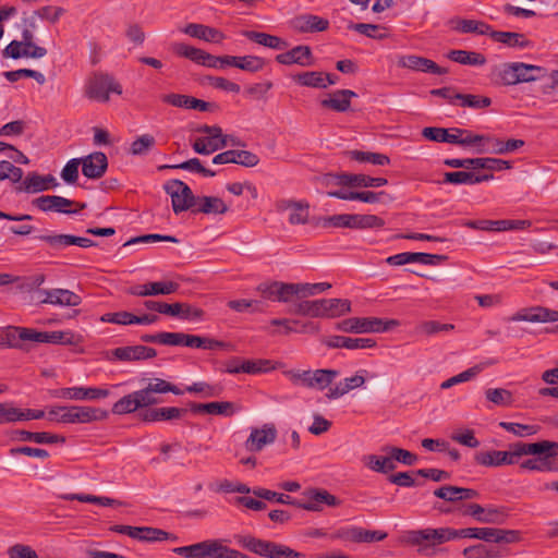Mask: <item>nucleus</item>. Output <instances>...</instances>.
Here are the masks:
<instances>
[{
  "label": "nucleus",
  "mask_w": 558,
  "mask_h": 558,
  "mask_svg": "<svg viewBox=\"0 0 558 558\" xmlns=\"http://www.w3.org/2000/svg\"><path fill=\"white\" fill-rule=\"evenodd\" d=\"M336 185L349 187H380L388 184L385 178H373L365 174L337 173L328 174Z\"/></svg>",
  "instance_id": "nucleus-12"
},
{
  "label": "nucleus",
  "mask_w": 558,
  "mask_h": 558,
  "mask_svg": "<svg viewBox=\"0 0 558 558\" xmlns=\"http://www.w3.org/2000/svg\"><path fill=\"white\" fill-rule=\"evenodd\" d=\"M277 429L275 424L266 423L262 428H252L248 438L245 441V448L251 452H258L267 445L275 442Z\"/></svg>",
  "instance_id": "nucleus-15"
},
{
  "label": "nucleus",
  "mask_w": 558,
  "mask_h": 558,
  "mask_svg": "<svg viewBox=\"0 0 558 558\" xmlns=\"http://www.w3.org/2000/svg\"><path fill=\"white\" fill-rule=\"evenodd\" d=\"M228 146L227 141H220L217 143L214 140H209L208 136L206 137H198L195 140V142L192 145V148L195 153L199 155H210L219 149H222Z\"/></svg>",
  "instance_id": "nucleus-55"
},
{
  "label": "nucleus",
  "mask_w": 558,
  "mask_h": 558,
  "mask_svg": "<svg viewBox=\"0 0 558 558\" xmlns=\"http://www.w3.org/2000/svg\"><path fill=\"white\" fill-rule=\"evenodd\" d=\"M521 446L532 447L535 450L526 451L523 456H533L520 463L521 470L551 472L555 470L551 459L558 457V442L550 440H541L536 442H523Z\"/></svg>",
  "instance_id": "nucleus-3"
},
{
  "label": "nucleus",
  "mask_w": 558,
  "mask_h": 558,
  "mask_svg": "<svg viewBox=\"0 0 558 558\" xmlns=\"http://www.w3.org/2000/svg\"><path fill=\"white\" fill-rule=\"evenodd\" d=\"M156 140L150 134H143L134 140L130 146V154L133 156H143L155 146Z\"/></svg>",
  "instance_id": "nucleus-61"
},
{
  "label": "nucleus",
  "mask_w": 558,
  "mask_h": 558,
  "mask_svg": "<svg viewBox=\"0 0 558 558\" xmlns=\"http://www.w3.org/2000/svg\"><path fill=\"white\" fill-rule=\"evenodd\" d=\"M204 311L189 303H166L165 315L178 317L186 320H201L204 317Z\"/></svg>",
  "instance_id": "nucleus-27"
},
{
  "label": "nucleus",
  "mask_w": 558,
  "mask_h": 558,
  "mask_svg": "<svg viewBox=\"0 0 558 558\" xmlns=\"http://www.w3.org/2000/svg\"><path fill=\"white\" fill-rule=\"evenodd\" d=\"M165 192L171 197V205L174 214H180L193 209L197 205V196H195L191 187L181 180L172 179L165 183Z\"/></svg>",
  "instance_id": "nucleus-6"
},
{
  "label": "nucleus",
  "mask_w": 558,
  "mask_h": 558,
  "mask_svg": "<svg viewBox=\"0 0 558 558\" xmlns=\"http://www.w3.org/2000/svg\"><path fill=\"white\" fill-rule=\"evenodd\" d=\"M338 376H339V371H337V369H325V368L315 369L312 372L310 389L324 390Z\"/></svg>",
  "instance_id": "nucleus-41"
},
{
  "label": "nucleus",
  "mask_w": 558,
  "mask_h": 558,
  "mask_svg": "<svg viewBox=\"0 0 558 558\" xmlns=\"http://www.w3.org/2000/svg\"><path fill=\"white\" fill-rule=\"evenodd\" d=\"M434 495L437 498L444 499L446 501L456 502L461 500H471L476 499L480 496V493L473 488H464L452 485H445L437 488L434 492Z\"/></svg>",
  "instance_id": "nucleus-26"
},
{
  "label": "nucleus",
  "mask_w": 558,
  "mask_h": 558,
  "mask_svg": "<svg viewBox=\"0 0 558 558\" xmlns=\"http://www.w3.org/2000/svg\"><path fill=\"white\" fill-rule=\"evenodd\" d=\"M383 450L391 456L392 461H398L404 465L411 466V465H414L417 461L416 454L412 453L409 450L399 448V447L387 446Z\"/></svg>",
  "instance_id": "nucleus-64"
},
{
  "label": "nucleus",
  "mask_w": 558,
  "mask_h": 558,
  "mask_svg": "<svg viewBox=\"0 0 558 558\" xmlns=\"http://www.w3.org/2000/svg\"><path fill=\"white\" fill-rule=\"evenodd\" d=\"M462 554L465 558H499L501 556L499 550L481 543L465 547Z\"/></svg>",
  "instance_id": "nucleus-59"
},
{
  "label": "nucleus",
  "mask_w": 558,
  "mask_h": 558,
  "mask_svg": "<svg viewBox=\"0 0 558 558\" xmlns=\"http://www.w3.org/2000/svg\"><path fill=\"white\" fill-rule=\"evenodd\" d=\"M354 97H357V94L351 89H338L329 98L323 99L320 105L337 112H345L351 107V98Z\"/></svg>",
  "instance_id": "nucleus-28"
},
{
  "label": "nucleus",
  "mask_w": 558,
  "mask_h": 558,
  "mask_svg": "<svg viewBox=\"0 0 558 558\" xmlns=\"http://www.w3.org/2000/svg\"><path fill=\"white\" fill-rule=\"evenodd\" d=\"M278 213L289 211L288 221L292 226L310 222V204L306 201L279 199L276 202Z\"/></svg>",
  "instance_id": "nucleus-10"
},
{
  "label": "nucleus",
  "mask_w": 558,
  "mask_h": 558,
  "mask_svg": "<svg viewBox=\"0 0 558 558\" xmlns=\"http://www.w3.org/2000/svg\"><path fill=\"white\" fill-rule=\"evenodd\" d=\"M243 36H245L247 39L252 40L253 43H256L258 45L276 49V50H283L288 47V43L283 40L282 38L270 35L267 33L256 32V31H244Z\"/></svg>",
  "instance_id": "nucleus-38"
},
{
  "label": "nucleus",
  "mask_w": 558,
  "mask_h": 558,
  "mask_svg": "<svg viewBox=\"0 0 558 558\" xmlns=\"http://www.w3.org/2000/svg\"><path fill=\"white\" fill-rule=\"evenodd\" d=\"M21 349V327L7 326L0 328V348Z\"/></svg>",
  "instance_id": "nucleus-51"
},
{
  "label": "nucleus",
  "mask_w": 558,
  "mask_h": 558,
  "mask_svg": "<svg viewBox=\"0 0 558 558\" xmlns=\"http://www.w3.org/2000/svg\"><path fill=\"white\" fill-rule=\"evenodd\" d=\"M187 410L177 407L149 409L142 414L145 422L178 420L186 414Z\"/></svg>",
  "instance_id": "nucleus-37"
},
{
  "label": "nucleus",
  "mask_w": 558,
  "mask_h": 558,
  "mask_svg": "<svg viewBox=\"0 0 558 558\" xmlns=\"http://www.w3.org/2000/svg\"><path fill=\"white\" fill-rule=\"evenodd\" d=\"M348 155L351 159L359 162H369L376 166H388L390 163V158L380 153L350 150L348 151Z\"/></svg>",
  "instance_id": "nucleus-50"
},
{
  "label": "nucleus",
  "mask_w": 558,
  "mask_h": 558,
  "mask_svg": "<svg viewBox=\"0 0 558 558\" xmlns=\"http://www.w3.org/2000/svg\"><path fill=\"white\" fill-rule=\"evenodd\" d=\"M488 401L496 405L509 407L513 402L512 392L505 388H489L485 391Z\"/></svg>",
  "instance_id": "nucleus-60"
},
{
  "label": "nucleus",
  "mask_w": 558,
  "mask_h": 558,
  "mask_svg": "<svg viewBox=\"0 0 558 558\" xmlns=\"http://www.w3.org/2000/svg\"><path fill=\"white\" fill-rule=\"evenodd\" d=\"M276 61L283 65L310 66L313 64V53L310 46L300 45L287 52L277 54Z\"/></svg>",
  "instance_id": "nucleus-22"
},
{
  "label": "nucleus",
  "mask_w": 558,
  "mask_h": 558,
  "mask_svg": "<svg viewBox=\"0 0 558 558\" xmlns=\"http://www.w3.org/2000/svg\"><path fill=\"white\" fill-rule=\"evenodd\" d=\"M447 58L464 65H484L486 63V57L483 53L468 50H450Z\"/></svg>",
  "instance_id": "nucleus-40"
},
{
  "label": "nucleus",
  "mask_w": 558,
  "mask_h": 558,
  "mask_svg": "<svg viewBox=\"0 0 558 558\" xmlns=\"http://www.w3.org/2000/svg\"><path fill=\"white\" fill-rule=\"evenodd\" d=\"M398 66L437 75H444L448 73L446 68L439 66L433 60L415 54L401 56L398 59Z\"/></svg>",
  "instance_id": "nucleus-17"
},
{
  "label": "nucleus",
  "mask_w": 558,
  "mask_h": 558,
  "mask_svg": "<svg viewBox=\"0 0 558 558\" xmlns=\"http://www.w3.org/2000/svg\"><path fill=\"white\" fill-rule=\"evenodd\" d=\"M182 32L193 38L214 44H221L226 38V35L218 28L198 23L187 24Z\"/></svg>",
  "instance_id": "nucleus-23"
},
{
  "label": "nucleus",
  "mask_w": 558,
  "mask_h": 558,
  "mask_svg": "<svg viewBox=\"0 0 558 558\" xmlns=\"http://www.w3.org/2000/svg\"><path fill=\"white\" fill-rule=\"evenodd\" d=\"M459 510L463 515L486 524H504L509 515L506 507H483L478 504L464 505Z\"/></svg>",
  "instance_id": "nucleus-8"
},
{
  "label": "nucleus",
  "mask_w": 558,
  "mask_h": 558,
  "mask_svg": "<svg viewBox=\"0 0 558 558\" xmlns=\"http://www.w3.org/2000/svg\"><path fill=\"white\" fill-rule=\"evenodd\" d=\"M388 534L384 531H369L364 530L360 526H347L341 527L335 532L332 535L333 538H339L343 541H350L354 543H374L381 542L387 538Z\"/></svg>",
  "instance_id": "nucleus-11"
},
{
  "label": "nucleus",
  "mask_w": 558,
  "mask_h": 558,
  "mask_svg": "<svg viewBox=\"0 0 558 558\" xmlns=\"http://www.w3.org/2000/svg\"><path fill=\"white\" fill-rule=\"evenodd\" d=\"M494 178L492 172L488 173H475L472 171H456L446 172L444 177V183L451 184H477L489 181Z\"/></svg>",
  "instance_id": "nucleus-30"
},
{
  "label": "nucleus",
  "mask_w": 558,
  "mask_h": 558,
  "mask_svg": "<svg viewBox=\"0 0 558 558\" xmlns=\"http://www.w3.org/2000/svg\"><path fill=\"white\" fill-rule=\"evenodd\" d=\"M173 553L185 558H247V555L223 545L221 539H206L175 547Z\"/></svg>",
  "instance_id": "nucleus-2"
},
{
  "label": "nucleus",
  "mask_w": 558,
  "mask_h": 558,
  "mask_svg": "<svg viewBox=\"0 0 558 558\" xmlns=\"http://www.w3.org/2000/svg\"><path fill=\"white\" fill-rule=\"evenodd\" d=\"M422 135L433 142L437 143H457V133L452 132L451 129L436 128V126H427L422 131Z\"/></svg>",
  "instance_id": "nucleus-42"
},
{
  "label": "nucleus",
  "mask_w": 558,
  "mask_h": 558,
  "mask_svg": "<svg viewBox=\"0 0 558 558\" xmlns=\"http://www.w3.org/2000/svg\"><path fill=\"white\" fill-rule=\"evenodd\" d=\"M235 542L242 548L264 558H276L279 543L257 538L252 535H235Z\"/></svg>",
  "instance_id": "nucleus-13"
},
{
  "label": "nucleus",
  "mask_w": 558,
  "mask_h": 558,
  "mask_svg": "<svg viewBox=\"0 0 558 558\" xmlns=\"http://www.w3.org/2000/svg\"><path fill=\"white\" fill-rule=\"evenodd\" d=\"M179 287V283L174 281H157L130 287L126 292L136 296L167 295L177 292Z\"/></svg>",
  "instance_id": "nucleus-20"
},
{
  "label": "nucleus",
  "mask_w": 558,
  "mask_h": 558,
  "mask_svg": "<svg viewBox=\"0 0 558 558\" xmlns=\"http://www.w3.org/2000/svg\"><path fill=\"white\" fill-rule=\"evenodd\" d=\"M109 396V390L94 387H72V399L75 400H96Z\"/></svg>",
  "instance_id": "nucleus-58"
},
{
  "label": "nucleus",
  "mask_w": 558,
  "mask_h": 558,
  "mask_svg": "<svg viewBox=\"0 0 558 558\" xmlns=\"http://www.w3.org/2000/svg\"><path fill=\"white\" fill-rule=\"evenodd\" d=\"M306 500H298V508L307 511H322L324 506L337 507L340 505V500L326 489L311 488L303 493Z\"/></svg>",
  "instance_id": "nucleus-9"
},
{
  "label": "nucleus",
  "mask_w": 558,
  "mask_h": 558,
  "mask_svg": "<svg viewBox=\"0 0 558 558\" xmlns=\"http://www.w3.org/2000/svg\"><path fill=\"white\" fill-rule=\"evenodd\" d=\"M108 417V411L95 407L72 405V423H90Z\"/></svg>",
  "instance_id": "nucleus-34"
},
{
  "label": "nucleus",
  "mask_w": 558,
  "mask_h": 558,
  "mask_svg": "<svg viewBox=\"0 0 558 558\" xmlns=\"http://www.w3.org/2000/svg\"><path fill=\"white\" fill-rule=\"evenodd\" d=\"M111 356L116 360L123 362H135L150 360L157 356V351L154 348L137 344L119 347L107 353V359L111 360Z\"/></svg>",
  "instance_id": "nucleus-14"
},
{
  "label": "nucleus",
  "mask_w": 558,
  "mask_h": 558,
  "mask_svg": "<svg viewBox=\"0 0 558 558\" xmlns=\"http://www.w3.org/2000/svg\"><path fill=\"white\" fill-rule=\"evenodd\" d=\"M0 174L3 180H10L13 184L20 185L23 182L24 172L21 168L14 166L11 161H0Z\"/></svg>",
  "instance_id": "nucleus-63"
},
{
  "label": "nucleus",
  "mask_w": 558,
  "mask_h": 558,
  "mask_svg": "<svg viewBox=\"0 0 558 558\" xmlns=\"http://www.w3.org/2000/svg\"><path fill=\"white\" fill-rule=\"evenodd\" d=\"M320 317H339L351 312V302L345 299H320Z\"/></svg>",
  "instance_id": "nucleus-36"
},
{
  "label": "nucleus",
  "mask_w": 558,
  "mask_h": 558,
  "mask_svg": "<svg viewBox=\"0 0 558 558\" xmlns=\"http://www.w3.org/2000/svg\"><path fill=\"white\" fill-rule=\"evenodd\" d=\"M165 169H181V170L194 171V172L201 173L204 177H215L216 175V171L205 168L198 158H192V159H189L186 161H183V162L177 163V165H162V166L158 167L159 171L165 170Z\"/></svg>",
  "instance_id": "nucleus-48"
},
{
  "label": "nucleus",
  "mask_w": 558,
  "mask_h": 558,
  "mask_svg": "<svg viewBox=\"0 0 558 558\" xmlns=\"http://www.w3.org/2000/svg\"><path fill=\"white\" fill-rule=\"evenodd\" d=\"M293 81L301 86L312 88H327L324 72L308 71L293 75Z\"/></svg>",
  "instance_id": "nucleus-43"
},
{
  "label": "nucleus",
  "mask_w": 558,
  "mask_h": 558,
  "mask_svg": "<svg viewBox=\"0 0 558 558\" xmlns=\"http://www.w3.org/2000/svg\"><path fill=\"white\" fill-rule=\"evenodd\" d=\"M63 336L64 333L61 331H38L33 328L21 327V342L60 343Z\"/></svg>",
  "instance_id": "nucleus-31"
},
{
  "label": "nucleus",
  "mask_w": 558,
  "mask_h": 558,
  "mask_svg": "<svg viewBox=\"0 0 558 558\" xmlns=\"http://www.w3.org/2000/svg\"><path fill=\"white\" fill-rule=\"evenodd\" d=\"M535 450L532 447L521 446V441L512 442L508 450L480 451L474 456L477 464L483 466L497 468L501 465H511L519 462L526 451Z\"/></svg>",
  "instance_id": "nucleus-4"
},
{
  "label": "nucleus",
  "mask_w": 558,
  "mask_h": 558,
  "mask_svg": "<svg viewBox=\"0 0 558 558\" xmlns=\"http://www.w3.org/2000/svg\"><path fill=\"white\" fill-rule=\"evenodd\" d=\"M320 300L314 301H300L293 303L288 312L292 315H302V316H311V317H320Z\"/></svg>",
  "instance_id": "nucleus-47"
},
{
  "label": "nucleus",
  "mask_w": 558,
  "mask_h": 558,
  "mask_svg": "<svg viewBox=\"0 0 558 558\" xmlns=\"http://www.w3.org/2000/svg\"><path fill=\"white\" fill-rule=\"evenodd\" d=\"M363 463L365 466L371 469L372 471L378 473H388L396 469L395 462L391 460V456L388 457H379L376 454H368L363 458Z\"/></svg>",
  "instance_id": "nucleus-46"
},
{
  "label": "nucleus",
  "mask_w": 558,
  "mask_h": 558,
  "mask_svg": "<svg viewBox=\"0 0 558 558\" xmlns=\"http://www.w3.org/2000/svg\"><path fill=\"white\" fill-rule=\"evenodd\" d=\"M190 410L193 413H206L210 415H221L230 417L238 412L239 408H236V405L230 401H215L208 403L191 402Z\"/></svg>",
  "instance_id": "nucleus-24"
},
{
  "label": "nucleus",
  "mask_w": 558,
  "mask_h": 558,
  "mask_svg": "<svg viewBox=\"0 0 558 558\" xmlns=\"http://www.w3.org/2000/svg\"><path fill=\"white\" fill-rule=\"evenodd\" d=\"M377 317H350L336 324V329L343 332L367 333L378 329Z\"/></svg>",
  "instance_id": "nucleus-21"
},
{
  "label": "nucleus",
  "mask_w": 558,
  "mask_h": 558,
  "mask_svg": "<svg viewBox=\"0 0 558 558\" xmlns=\"http://www.w3.org/2000/svg\"><path fill=\"white\" fill-rule=\"evenodd\" d=\"M456 23L454 29L462 34L475 33L489 36L492 32V26L482 21L459 19Z\"/></svg>",
  "instance_id": "nucleus-45"
},
{
  "label": "nucleus",
  "mask_w": 558,
  "mask_h": 558,
  "mask_svg": "<svg viewBox=\"0 0 558 558\" xmlns=\"http://www.w3.org/2000/svg\"><path fill=\"white\" fill-rule=\"evenodd\" d=\"M512 322L529 323H556L558 322V311L543 306H535L523 310L511 316Z\"/></svg>",
  "instance_id": "nucleus-19"
},
{
  "label": "nucleus",
  "mask_w": 558,
  "mask_h": 558,
  "mask_svg": "<svg viewBox=\"0 0 558 558\" xmlns=\"http://www.w3.org/2000/svg\"><path fill=\"white\" fill-rule=\"evenodd\" d=\"M457 105L473 109H483L492 105V99L487 96L456 93Z\"/></svg>",
  "instance_id": "nucleus-52"
},
{
  "label": "nucleus",
  "mask_w": 558,
  "mask_h": 558,
  "mask_svg": "<svg viewBox=\"0 0 558 558\" xmlns=\"http://www.w3.org/2000/svg\"><path fill=\"white\" fill-rule=\"evenodd\" d=\"M271 369H275V366L272 365V362L270 360H242L241 363V371L245 374H259V373H266Z\"/></svg>",
  "instance_id": "nucleus-56"
},
{
  "label": "nucleus",
  "mask_w": 558,
  "mask_h": 558,
  "mask_svg": "<svg viewBox=\"0 0 558 558\" xmlns=\"http://www.w3.org/2000/svg\"><path fill=\"white\" fill-rule=\"evenodd\" d=\"M489 37L496 41L512 48H527L532 46L531 40L524 34L515 32H499L492 28Z\"/></svg>",
  "instance_id": "nucleus-33"
},
{
  "label": "nucleus",
  "mask_w": 558,
  "mask_h": 558,
  "mask_svg": "<svg viewBox=\"0 0 558 558\" xmlns=\"http://www.w3.org/2000/svg\"><path fill=\"white\" fill-rule=\"evenodd\" d=\"M517 83H531L543 80L547 75L545 68L524 62H515Z\"/></svg>",
  "instance_id": "nucleus-35"
},
{
  "label": "nucleus",
  "mask_w": 558,
  "mask_h": 558,
  "mask_svg": "<svg viewBox=\"0 0 558 558\" xmlns=\"http://www.w3.org/2000/svg\"><path fill=\"white\" fill-rule=\"evenodd\" d=\"M457 539L456 529L438 527L409 531L407 543L416 546L417 553L425 557H433L438 553L437 546Z\"/></svg>",
  "instance_id": "nucleus-1"
},
{
  "label": "nucleus",
  "mask_w": 558,
  "mask_h": 558,
  "mask_svg": "<svg viewBox=\"0 0 558 558\" xmlns=\"http://www.w3.org/2000/svg\"><path fill=\"white\" fill-rule=\"evenodd\" d=\"M452 132L457 133V143L456 145L461 146H476V149L478 147H484V134H474L471 131L466 129H459V128H452Z\"/></svg>",
  "instance_id": "nucleus-54"
},
{
  "label": "nucleus",
  "mask_w": 558,
  "mask_h": 558,
  "mask_svg": "<svg viewBox=\"0 0 558 558\" xmlns=\"http://www.w3.org/2000/svg\"><path fill=\"white\" fill-rule=\"evenodd\" d=\"M494 75L498 84L504 86L517 85L515 62H506L495 68Z\"/></svg>",
  "instance_id": "nucleus-49"
},
{
  "label": "nucleus",
  "mask_w": 558,
  "mask_h": 558,
  "mask_svg": "<svg viewBox=\"0 0 558 558\" xmlns=\"http://www.w3.org/2000/svg\"><path fill=\"white\" fill-rule=\"evenodd\" d=\"M140 409L135 391L119 399L112 407L114 414H128Z\"/></svg>",
  "instance_id": "nucleus-62"
},
{
  "label": "nucleus",
  "mask_w": 558,
  "mask_h": 558,
  "mask_svg": "<svg viewBox=\"0 0 558 558\" xmlns=\"http://www.w3.org/2000/svg\"><path fill=\"white\" fill-rule=\"evenodd\" d=\"M494 527H464L456 530L457 538H476L484 542H495Z\"/></svg>",
  "instance_id": "nucleus-44"
},
{
  "label": "nucleus",
  "mask_w": 558,
  "mask_h": 558,
  "mask_svg": "<svg viewBox=\"0 0 558 558\" xmlns=\"http://www.w3.org/2000/svg\"><path fill=\"white\" fill-rule=\"evenodd\" d=\"M110 93L121 95L122 86L109 74L96 73L85 85V96L90 100L108 102Z\"/></svg>",
  "instance_id": "nucleus-5"
},
{
  "label": "nucleus",
  "mask_w": 558,
  "mask_h": 558,
  "mask_svg": "<svg viewBox=\"0 0 558 558\" xmlns=\"http://www.w3.org/2000/svg\"><path fill=\"white\" fill-rule=\"evenodd\" d=\"M82 166L83 174L88 179H100L108 168L107 156L101 151H95L84 158H72V185L78 180V167Z\"/></svg>",
  "instance_id": "nucleus-7"
},
{
  "label": "nucleus",
  "mask_w": 558,
  "mask_h": 558,
  "mask_svg": "<svg viewBox=\"0 0 558 558\" xmlns=\"http://www.w3.org/2000/svg\"><path fill=\"white\" fill-rule=\"evenodd\" d=\"M58 185L53 175H40L37 172H29L20 185H15L16 193L35 194L53 189Z\"/></svg>",
  "instance_id": "nucleus-16"
},
{
  "label": "nucleus",
  "mask_w": 558,
  "mask_h": 558,
  "mask_svg": "<svg viewBox=\"0 0 558 558\" xmlns=\"http://www.w3.org/2000/svg\"><path fill=\"white\" fill-rule=\"evenodd\" d=\"M33 205L43 211L70 214V199L57 195H44L33 199Z\"/></svg>",
  "instance_id": "nucleus-29"
},
{
  "label": "nucleus",
  "mask_w": 558,
  "mask_h": 558,
  "mask_svg": "<svg viewBox=\"0 0 558 558\" xmlns=\"http://www.w3.org/2000/svg\"><path fill=\"white\" fill-rule=\"evenodd\" d=\"M259 162V157L250 150L230 149L216 155L214 165L236 163L246 168H253Z\"/></svg>",
  "instance_id": "nucleus-18"
},
{
  "label": "nucleus",
  "mask_w": 558,
  "mask_h": 558,
  "mask_svg": "<svg viewBox=\"0 0 558 558\" xmlns=\"http://www.w3.org/2000/svg\"><path fill=\"white\" fill-rule=\"evenodd\" d=\"M229 210L228 205L219 197L216 196H201L197 197V205L193 209L194 214L206 215H223Z\"/></svg>",
  "instance_id": "nucleus-32"
},
{
  "label": "nucleus",
  "mask_w": 558,
  "mask_h": 558,
  "mask_svg": "<svg viewBox=\"0 0 558 558\" xmlns=\"http://www.w3.org/2000/svg\"><path fill=\"white\" fill-rule=\"evenodd\" d=\"M454 329L452 324H441L436 320L422 322L415 328L416 333L424 336H434L439 332H448Z\"/></svg>",
  "instance_id": "nucleus-57"
},
{
  "label": "nucleus",
  "mask_w": 558,
  "mask_h": 558,
  "mask_svg": "<svg viewBox=\"0 0 558 558\" xmlns=\"http://www.w3.org/2000/svg\"><path fill=\"white\" fill-rule=\"evenodd\" d=\"M348 28L373 39L381 40L388 37L387 33H379L380 29L385 31L386 27L377 24L350 22Z\"/></svg>",
  "instance_id": "nucleus-53"
},
{
  "label": "nucleus",
  "mask_w": 558,
  "mask_h": 558,
  "mask_svg": "<svg viewBox=\"0 0 558 558\" xmlns=\"http://www.w3.org/2000/svg\"><path fill=\"white\" fill-rule=\"evenodd\" d=\"M177 536L171 534L165 530L153 527V526H138V532L136 533V541L143 543H156L163 541H177Z\"/></svg>",
  "instance_id": "nucleus-39"
},
{
  "label": "nucleus",
  "mask_w": 558,
  "mask_h": 558,
  "mask_svg": "<svg viewBox=\"0 0 558 558\" xmlns=\"http://www.w3.org/2000/svg\"><path fill=\"white\" fill-rule=\"evenodd\" d=\"M292 26L299 33H319L329 27V21L314 14H302L292 20Z\"/></svg>",
  "instance_id": "nucleus-25"
}]
</instances>
